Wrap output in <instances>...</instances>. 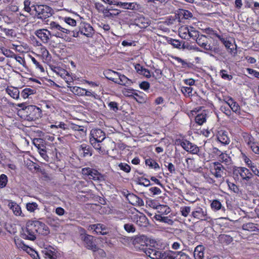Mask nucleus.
<instances>
[{"instance_id": "nucleus-13", "label": "nucleus", "mask_w": 259, "mask_h": 259, "mask_svg": "<svg viewBox=\"0 0 259 259\" xmlns=\"http://www.w3.org/2000/svg\"><path fill=\"white\" fill-rule=\"evenodd\" d=\"M110 80L118 84L126 86L130 85L132 83V81L131 79H128L125 75L121 74L119 73H118L117 78H110Z\"/></svg>"}, {"instance_id": "nucleus-14", "label": "nucleus", "mask_w": 259, "mask_h": 259, "mask_svg": "<svg viewBox=\"0 0 259 259\" xmlns=\"http://www.w3.org/2000/svg\"><path fill=\"white\" fill-rule=\"evenodd\" d=\"M192 215L194 218L201 220H206L208 218L206 209H203L200 207H197L196 209L192 212Z\"/></svg>"}, {"instance_id": "nucleus-31", "label": "nucleus", "mask_w": 259, "mask_h": 259, "mask_svg": "<svg viewBox=\"0 0 259 259\" xmlns=\"http://www.w3.org/2000/svg\"><path fill=\"white\" fill-rule=\"evenodd\" d=\"M7 92L10 95L11 97L14 99H18L19 97V91L17 88H13L12 89H7Z\"/></svg>"}, {"instance_id": "nucleus-35", "label": "nucleus", "mask_w": 259, "mask_h": 259, "mask_svg": "<svg viewBox=\"0 0 259 259\" xmlns=\"http://www.w3.org/2000/svg\"><path fill=\"white\" fill-rule=\"evenodd\" d=\"M195 121L197 123L202 125L206 121L205 114H199L195 117Z\"/></svg>"}, {"instance_id": "nucleus-57", "label": "nucleus", "mask_w": 259, "mask_h": 259, "mask_svg": "<svg viewBox=\"0 0 259 259\" xmlns=\"http://www.w3.org/2000/svg\"><path fill=\"white\" fill-rule=\"evenodd\" d=\"M149 191L153 195H159L161 193V190L156 187H151L149 189Z\"/></svg>"}, {"instance_id": "nucleus-12", "label": "nucleus", "mask_w": 259, "mask_h": 259, "mask_svg": "<svg viewBox=\"0 0 259 259\" xmlns=\"http://www.w3.org/2000/svg\"><path fill=\"white\" fill-rule=\"evenodd\" d=\"M218 42H214L212 45H211L210 43L209 42L208 39L204 41V43L200 47L206 51H209L211 53L218 54L220 52V50L219 47L217 46Z\"/></svg>"}, {"instance_id": "nucleus-58", "label": "nucleus", "mask_w": 259, "mask_h": 259, "mask_svg": "<svg viewBox=\"0 0 259 259\" xmlns=\"http://www.w3.org/2000/svg\"><path fill=\"white\" fill-rule=\"evenodd\" d=\"M108 106L110 109L113 110L114 111H116L118 110V104L115 102H110L108 104Z\"/></svg>"}, {"instance_id": "nucleus-27", "label": "nucleus", "mask_w": 259, "mask_h": 259, "mask_svg": "<svg viewBox=\"0 0 259 259\" xmlns=\"http://www.w3.org/2000/svg\"><path fill=\"white\" fill-rule=\"evenodd\" d=\"M8 206L10 208L13 210L16 215H20L21 214V208L16 203L13 202H10Z\"/></svg>"}, {"instance_id": "nucleus-40", "label": "nucleus", "mask_w": 259, "mask_h": 259, "mask_svg": "<svg viewBox=\"0 0 259 259\" xmlns=\"http://www.w3.org/2000/svg\"><path fill=\"white\" fill-rule=\"evenodd\" d=\"M7 56L12 58H14L18 62L23 66L25 64V60L21 57L16 55L14 53H12L10 56Z\"/></svg>"}, {"instance_id": "nucleus-11", "label": "nucleus", "mask_w": 259, "mask_h": 259, "mask_svg": "<svg viewBox=\"0 0 259 259\" xmlns=\"http://www.w3.org/2000/svg\"><path fill=\"white\" fill-rule=\"evenodd\" d=\"M79 31L88 37H91L94 33L93 28L88 23H83L79 26Z\"/></svg>"}, {"instance_id": "nucleus-7", "label": "nucleus", "mask_w": 259, "mask_h": 259, "mask_svg": "<svg viewBox=\"0 0 259 259\" xmlns=\"http://www.w3.org/2000/svg\"><path fill=\"white\" fill-rule=\"evenodd\" d=\"M94 237L92 235L85 234L81 237V239L84 242L85 246L94 252L98 250V247L93 241Z\"/></svg>"}, {"instance_id": "nucleus-46", "label": "nucleus", "mask_w": 259, "mask_h": 259, "mask_svg": "<svg viewBox=\"0 0 259 259\" xmlns=\"http://www.w3.org/2000/svg\"><path fill=\"white\" fill-rule=\"evenodd\" d=\"M120 169L123 171L128 173L131 171V167L129 165L125 163H120L118 164Z\"/></svg>"}, {"instance_id": "nucleus-24", "label": "nucleus", "mask_w": 259, "mask_h": 259, "mask_svg": "<svg viewBox=\"0 0 259 259\" xmlns=\"http://www.w3.org/2000/svg\"><path fill=\"white\" fill-rule=\"evenodd\" d=\"M178 15L179 18H181L182 19H189L193 17V14L191 12L184 9H179Z\"/></svg>"}, {"instance_id": "nucleus-64", "label": "nucleus", "mask_w": 259, "mask_h": 259, "mask_svg": "<svg viewBox=\"0 0 259 259\" xmlns=\"http://www.w3.org/2000/svg\"><path fill=\"white\" fill-rule=\"evenodd\" d=\"M251 149L255 154H259V144L255 143L251 146Z\"/></svg>"}, {"instance_id": "nucleus-10", "label": "nucleus", "mask_w": 259, "mask_h": 259, "mask_svg": "<svg viewBox=\"0 0 259 259\" xmlns=\"http://www.w3.org/2000/svg\"><path fill=\"white\" fill-rule=\"evenodd\" d=\"M90 140L102 142L105 138V133L101 129L92 130L91 132Z\"/></svg>"}, {"instance_id": "nucleus-20", "label": "nucleus", "mask_w": 259, "mask_h": 259, "mask_svg": "<svg viewBox=\"0 0 259 259\" xmlns=\"http://www.w3.org/2000/svg\"><path fill=\"white\" fill-rule=\"evenodd\" d=\"M158 214L155 215H165L169 213L171 210L170 208L166 205H158L156 206Z\"/></svg>"}, {"instance_id": "nucleus-5", "label": "nucleus", "mask_w": 259, "mask_h": 259, "mask_svg": "<svg viewBox=\"0 0 259 259\" xmlns=\"http://www.w3.org/2000/svg\"><path fill=\"white\" fill-rule=\"evenodd\" d=\"M32 224L31 221H29L26 224L25 229H22L21 235L23 238L32 241H34L36 239V230H35L34 226H33Z\"/></svg>"}, {"instance_id": "nucleus-8", "label": "nucleus", "mask_w": 259, "mask_h": 259, "mask_svg": "<svg viewBox=\"0 0 259 259\" xmlns=\"http://www.w3.org/2000/svg\"><path fill=\"white\" fill-rule=\"evenodd\" d=\"M233 174L238 176L239 175L242 179L248 181L252 177V175L249 169L245 167H238L233 170Z\"/></svg>"}, {"instance_id": "nucleus-44", "label": "nucleus", "mask_w": 259, "mask_h": 259, "mask_svg": "<svg viewBox=\"0 0 259 259\" xmlns=\"http://www.w3.org/2000/svg\"><path fill=\"white\" fill-rule=\"evenodd\" d=\"M211 207L215 210L220 209L222 207L221 203L218 200H214L211 203Z\"/></svg>"}, {"instance_id": "nucleus-53", "label": "nucleus", "mask_w": 259, "mask_h": 259, "mask_svg": "<svg viewBox=\"0 0 259 259\" xmlns=\"http://www.w3.org/2000/svg\"><path fill=\"white\" fill-rule=\"evenodd\" d=\"M192 88L183 87L181 89L182 92L185 95H188L189 96L192 95Z\"/></svg>"}, {"instance_id": "nucleus-60", "label": "nucleus", "mask_w": 259, "mask_h": 259, "mask_svg": "<svg viewBox=\"0 0 259 259\" xmlns=\"http://www.w3.org/2000/svg\"><path fill=\"white\" fill-rule=\"evenodd\" d=\"M15 243L18 247L21 248L24 250H26L28 248H29V247L24 244L23 242H19L18 241H16L15 240Z\"/></svg>"}, {"instance_id": "nucleus-38", "label": "nucleus", "mask_w": 259, "mask_h": 259, "mask_svg": "<svg viewBox=\"0 0 259 259\" xmlns=\"http://www.w3.org/2000/svg\"><path fill=\"white\" fill-rule=\"evenodd\" d=\"M208 38L206 35L200 34L199 36L198 37V38H197L195 41L198 45L201 47L203 44L204 43V41L206 42V40H207Z\"/></svg>"}, {"instance_id": "nucleus-32", "label": "nucleus", "mask_w": 259, "mask_h": 259, "mask_svg": "<svg viewBox=\"0 0 259 259\" xmlns=\"http://www.w3.org/2000/svg\"><path fill=\"white\" fill-rule=\"evenodd\" d=\"M30 221L33 224L32 225L34 226V228L35 230H36V233L40 234V232H41V227L44 226V223L36 220Z\"/></svg>"}, {"instance_id": "nucleus-39", "label": "nucleus", "mask_w": 259, "mask_h": 259, "mask_svg": "<svg viewBox=\"0 0 259 259\" xmlns=\"http://www.w3.org/2000/svg\"><path fill=\"white\" fill-rule=\"evenodd\" d=\"M118 74V72L109 70L106 72L105 76L107 78H108L109 80H110V77L111 78H117Z\"/></svg>"}, {"instance_id": "nucleus-61", "label": "nucleus", "mask_w": 259, "mask_h": 259, "mask_svg": "<svg viewBox=\"0 0 259 259\" xmlns=\"http://www.w3.org/2000/svg\"><path fill=\"white\" fill-rule=\"evenodd\" d=\"M31 60L33 63L38 67L41 72H44L45 69L44 67L39 63V62L34 58H31Z\"/></svg>"}, {"instance_id": "nucleus-54", "label": "nucleus", "mask_w": 259, "mask_h": 259, "mask_svg": "<svg viewBox=\"0 0 259 259\" xmlns=\"http://www.w3.org/2000/svg\"><path fill=\"white\" fill-rule=\"evenodd\" d=\"M90 143L94 147V148L98 151H100L101 150V146L100 145V143L102 142L99 141H94L93 140H90Z\"/></svg>"}, {"instance_id": "nucleus-16", "label": "nucleus", "mask_w": 259, "mask_h": 259, "mask_svg": "<svg viewBox=\"0 0 259 259\" xmlns=\"http://www.w3.org/2000/svg\"><path fill=\"white\" fill-rule=\"evenodd\" d=\"M213 164L214 170H215L213 174L216 178L222 177L225 170L224 167L218 162H214L213 163Z\"/></svg>"}, {"instance_id": "nucleus-45", "label": "nucleus", "mask_w": 259, "mask_h": 259, "mask_svg": "<svg viewBox=\"0 0 259 259\" xmlns=\"http://www.w3.org/2000/svg\"><path fill=\"white\" fill-rule=\"evenodd\" d=\"M44 257L46 259H57V256L54 252L51 250L46 251L44 253Z\"/></svg>"}, {"instance_id": "nucleus-49", "label": "nucleus", "mask_w": 259, "mask_h": 259, "mask_svg": "<svg viewBox=\"0 0 259 259\" xmlns=\"http://www.w3.org/2000/svg\"><path fill=\"white\" fill-rule=\"evenodd\" d=\"M191 211L190 206H184L181 208V212L183 216L186 217L188 215Z\"/></svg>"}, {"instance_id": "nucleus-9", "label": "nucleus", "mask_w": 259, "mask_h": 259, "mask_svg": "<svg viewBox=\"0 0 259 259\" xmlns=\"http://www.w3.org/2000/svg\"><path fill=\"white\" fill-rule=\"evenodd\" d=\"M82 174L89 176L90 179L95 181L100 180L102 177L101 175L96 170L90 167L83 168L82 169Z\"/></svg>"}, {"instance_id": "nucleus-30", "label": "nucleus", "mask_w": 259, "mask_h": 259, "mask_svg": "<svg viewBox=\"0 0 259 259\" xmlns=\"http://www.w3.org/2000/svg\"><path fill=\"white\" fill-rule=\"evenodd\" d=\"M243 139L245 142L247 144L248 146L251 148V146L255 143L253 142V138L249 134L247 133H244L243 136Z\"/></svg>"}, {"instance_id": "nucleus-50", "label": "nucleus", "mask_w": 259, "mask_h": 259, "mask_svg": "<svg viewBox=\"0 0 259 259\" xmlns=\"http://www.w3.org/2000/svg\"><path fill=\"white\" fill-rule=\"evenodd\" d=\"M220 239L222 241L226 242L227 244H229L233 240L232 238L229 235L222 234L220 236Z\"/></svg>"}, {"instance_id": "nucleus-18", "label": "nucleus", "mask_w": 259, "mask_h": 259, "mask_svg": "<svg viewBox=\"0 0 259 259\" xmlns=\"http://www.w3.org/2000/svg\"><path fill=\"white\" fill-rule=\"evenodd\" d=\"M204 247L202 245L197 246L194 251V257L195 259H204Z\"/></svg>"}, {"instance_id": "nucleus-6", "label": "nucleus", "mask_w": 259, "mask_h": 259, "mask_svg": "<svg viewBox=\"0 0 259 259\" xmlns=\"http://www.w3.org/2000/svg\"><path fill=\"white\" fill-rule=\"evenodd\" d=\"M180 145L186 151L192 154H197L199 152V149L197 145L187 140L181 141Z\"/></svg>"}, {"instance_id": "nucleus-33", "label": "nucleus", "mask_w": 259, "mask_h": 259, "mask_svg": "<svg viewBox=\"0 0 259 259\" xmlns=\"http://www.w3.org/2000/svg\"><path fill=\"white\" fill-rule=\"evenodd\" d=\"M147 240V237L145 235H140L139 236H136L134 239V243L135 244H141L143 245V243H145L146 240Z\"/></svg>"}, {"instance_id": "nucleus-19", "label": "nucleus", "mask_w": 259, "mask_h": 259, "mask_svg": "<svg viewBox=\"0 0 259 259\" xmlns=\"http://www.w3.org/2000/svg\"><path fill=\"white\" fill-rule=\"evenodd\" d=\"M218 140L221 143L224 145H228L230 143V139L228 137L227 134V132L225 131H220L218 133Z\"/></svg>"}, {"instance_id": "nucleus-48", "label": "nucleus", "mask_w": 259, "mask_h": 259, "mask_svg": "<svg viewBox=\"0 0 259 259\" xmlns=\"http://www.w3.org/2000/svg\"><path fill=\"white\" fill-rule=\"evenodd\" d=\"M220 75L222 78L228 80H231L233 78V76L227 73V71L225 70H221L220 71Z\"/></svg>"}, {"instance_id": "nucleus-56", "label": "nucleus", "mask_w": 259, "mask_h": 259, "mask_svg": "<svg viewBox=\"0 0 259 259\" xmlns=\"http://www.w3.org/2000/svg\"><path fill=\"white\" fill-rule=\"evenodd\" d=\"M72 129L75 131L81 132L83 135L85 134L86 130L82 126H79L78 125H74L72 126Z\"/></svg>"}, {"instance_id": "nucleus-62", "label": "nucleus", "mask_w": 259, "mask_h": 259, "mask_svg": "<svg viewBox=\"0 0 259 259\" xmlns=\"http://www.w3.org/2000/svg\"><path fill=\"white\" fill-rule=\"evenodd\" d=\"M167 165H165L167 167L169 172L171 174L175 173L176 170L174 165L172 163L167 162Z\"/></svg>"}, {"instance_id": "nucleus-2", "label": "nucleus", "mask_w": 259, "mask_h": 259, "mask_svg": "<svg viewBox=\"0 0 259 259\" xmlns=\"http://www.w3.org/2000/svg\"><path fill=\"white\" fill-rule=\"evenodd\" d=\"M148 253L149 256L153 259H177L178 257V251L171 250L160 251L150 249Z\"/></svg>"}, {"instance_id": "nucleus-63", "label": "nucleus", "mask_w": 259, "mask_h": 259, "mask_svg": "<svg viewBox=\"0 0 259 259\" xmlns=\"http://www.w3.org/2000/svg\"><path fill=\"white\" fill-rule=\"evenodd\" d=\"M179 257L177 258V259H191V258L187 255L186 253L183 252L182 251H178Z\"/></svg>"}, {"instance_id": "nucleus-34", "label": "nucleus", "mask_w": 259, "mask_h": 259, "mask_svg": "<svg viewBox=\"0 0 259 259\" xmlns=\"http://www.w3.org/2000/svg\"><path fill=\"white\" fill-rule=\"evenodd\" d=\"M70 88V91L74 94L78 96H83L84 89L78 87H72Z\"/></svg>"}, {"instance_id": "nucleus-15", "label": "nucleus", "mask_w": 259, "mask_h": 259, "mask_svg": "<svg viewBox=\"0 0 259 259\" xmlns=\"http://www.w3.org/2000/svg\"><path fill=\"white\" fill-rule=\"evenodd\" d=\"M35 34L44 43H47L48 42L49 40V36L51 35L50 30L45 29L36 30Z\"/></svg>"}, {"instance_id": "nucleus-43", "label": "nucleus", "mask_w": 259, "mask_h": 259, "mask_svg": "<svg viewBox=\"0 0 259 259\" xmlns=\"http://www.w3.org/2000/svg\"><path fill=\"white\" fill-rule=\"evenodd\" d=\"M8 182V178L5 174H2L0 176V188H4Z\"/></svg>"}, {"instance_id": "nucleus-41", "label": "nucleus", "mask_w": 259, "mask_h": 259, "mask_svg": "<svg viewBox=\"0 0 259 259\" xmlns=\"http://www.w3.org/2000/svg\"><path fill=\"white\" fill-rule=\"evenodd\" d=\"M124 229L128 233H134L136 231V228L134 225L131 223L124 224Z\"/></svg>"}, {"instance_id": "nucleus-51", "label": "nucleus", "mask_w": 259, "mask_h": 259, "mask_svg": "<svg viewBox=\"0 0 259 259\" xmlns=\"http://www.w3.org/2000/svg\"><path fill=\"white\" fill-rule=\"evenodd\" d=\"M137 4L135 3H123V7L124 9L134 10L136 9Z\"/></svg>"}, {"instance_id": "nucleus-4", "label": "nucleus", "mask_w": 259, "mask_h": 259, "mask_svg": "<svg viewBox=\"0 0 259 259\" xmlns=\"http://www.w3.org/2000/svg\"><path fill=\"white\" fill-rule=\"evenodd\" d=\"M34 10L35 11V16L37 19L45 20L51 17L53 14L52 9L47 5L33 6Z\"/></svg>"}, {"instance_id": "nucleus-21", "label": "nucleus", "mask_w": 259, "mask_h": 259, "mask_svg": "<svg viewBox=\"0 0 259 259\" xmlns=\"http://www.w3.org/2000/svg\"><path fill=\"white\" fill-rule=\"evenodd\" d=\"M136 224L140 227H147L148 225V220L144 214L137 215L136 218Z\"/></svg>"}, {"instance_id": "nucleus-59", "label": "nucleus", "mask_w": 259, "mask_h": 259, "mask_svg": "<svg viewBox=\"0 0 259 259\" xmlns=\"http://www.w3.org/2000/svg\"><path fill=\"white\" fill-rule=\"evenodd\" d=\"M140 88L144 90H147L150 88V84L147 81H143L139 85Z\"/></svg>"}, {"instance_id": "nucleus-37", "label": "nucleus", "mask_w": 259, "mask_h": 259, "mask_svg": "<svg viewBox=\"0 0 259 259\" xmlns=\"http://www.w3.org/2000/svg\"><path fill=\"white\" fill-rule=\"evenodd\" d=\"M34 93V90L29 88H25L22 91L21 93V96L23 97V98L26 99L28 98L29 95H32Z\"/></svg>"}, {"instance_id": "nucleus-3", "label": "nucleus", "mask_w": 259, "mask_h": 259, "mask_svg": "<svg viewBox=\"0 0 259 259\" xmlns=\"http://www.w3.org/2000/svg\"><path fill=\"white\" fill-rule=\"evenodd\" d=\"M48 28L50 29L52 35L64 38L66 34H70L71 30L59 25L58 23L51 21L49 24Z\"/></svg>"}, {"instance_id": "nucleus-26", "label": "nucleus", "mask_w": 259, "mask_h": 259, "mask_svg": "<svg viewBox=\"0 0 259 259\" xmlns=\"http://www.w3.org/2000/svg\"><path fill=\"white\" fill-rule=\"evenodd\" d=\"M120 12L119 10H114V12H109L108 10H104L103 11V14L104 17L110 19H112L118 16Z\"/></svg>"}, {"instance_id": "nucleus-25", "label": "nucleus", "mask_w": 259, "mask_h": 259, "mask_svg": "<svg viewBox=\"0 0 259 259\" xmlns=\"http://www.w3.org/2000/svg\"><path fill=\"white\" fill-rule=\"evenodd\" d=\"M91 229L94 230L97 234L101 235H106L108 234L107 232H102L100 229H105V226L101 224H94L90 226Z\"/></svg>"}, {"instance_id": "nucleus-55", "label": "nucleus", "mask_w": 259, "mask_h": 259, "mask_svg": "<svg viewBox=\"0 0 259 259\" xmlns=\"http://www.w3.org/2000/svg\"><path fill=\"white\" fill-rule=\"evenodd\" d=\"M64 21L67 24L72 26H75L76 24V21L70 17H65L64 18Z\"/></svg>"}, {"instance_id": "nucleus-29", "label": "nucleus", "mask_w": 259, "mask_h": 259, "mask_svg": "<svg viewBox=\"0 0 259 259\" xmlns=\"http://www.w3.org/2000/svg\"><path fill=\"white\" fill-rule=\"evenodd\" d=\"M189 32L188 27L183 26L179 29V35L183 39H188L187 33Z\"/></svg>"}, {"instance_id": "nucleus-17", "label": "nucleus", "mask_w": 259, "mask_h": 259, "mask_svg": "<svg viewBox=\"0 0 259 259\" xmlns=\"http://www.w3.org/2000/svg\"><path fill=\"white\" fill-rule=\"evenodd\" d=\"M78 149L79 151H82L83 157L91 156L93 154L92 148L86 144H82L80 145Z\"/></svg>"}, {"instance_id": "nucleus-52", "label": "nucleus", "mask_w": 259, "mask_h": 259, "mask_svg": "<svg viewBox=\"0 0 259 259\" xmlns=\"http://www.w3.org/2000/svg\"><path fill=\"white\" fill-rule=\"evenodd\" d=\"M37 206L35 202L28 203L26 204V208L28 211L33 212L37 208Z\"/></svg>"}, {"instance_id": "nucleus-36", "label": "nucleus", "mask_w": 259, "mask_h": 259, "mask_svg": "<svg viewBox=\"0 0 259 259\" xmlns=\"http://www.w3.org/2000/svg\"><path fill=\"white\" fill-rule=\"evenodd\" d=\"M167 42L169 44H170L171 45H172L175 48H177V49L181 48V42L177 39H174L170 38L167 40Z\"/></svg>"}, {"instance_id": "nucleus-23", "label": "nucleus", "mask_w": 259, "mask_h": 259, "mask_svg": "<svg viewBox=\"0 0 259 259\" xmlns=\"http://www.w3.org/2000/svg\"><path fill=\"white\" fill-rule=\"evenodd\" d=\"M227 104L232 111L236 113H240V108L238 104L235 102L232 98L228 100Z\"/></svg>"}, {"instance_id": "nucleus-1", "label": "nucleus", "mask_w": 259, "mask_h": 259, "mask_svg": "<svg viewBox=\"0 0 259 259\" xmlns=\"http://www.w3.org/2000/svg\"><path fill=\"white\" fill-rule=\"evenodd\" d=\"M19 115L28 121H35L41 116V110L34 105H28L18 111Z\"/></svg>"}, {"instance_id": "nucleus-47", "label": "nucleus", "mask_w": 259, "mask_h": 259, "mask_svg": "<svg viewBox=\"0 0 259 259\" xmlns=\"http://www.w3.org/2000/svg\"><path fill=\"white\" fill-rule=\"evenodd\" d=\"M229 189L235 193H238L239 189L237 186L233 183L227 181Z\"/></svg>"}, {"instance_id": "nucleus-22", "label": "nucleus", "mask_w": 259, "mask_h": 259, "mask_svg": "<svg viewBox=\"0 0 259 259\" xmlns=\"http://www.w3.org/2000/svg\"><path fill=\"white\" fill-rule=\"evenodd\" d=\"M154 218L160 222L165 223L169 225H172L174 221L169 217L161 215H155Z\"/></svg>"}, {"instance_id": "nucleus-42", "label": "nucleus", "mask_w": 259, "mask_h": 259, "mask_svg": "<svg viewBox=\"0 0 259 259\" xmlns=\"http://www.w3.org/2000/svg\"><path fill=\"white\" fill-rule=\"evenodd\" d=\"M200 34L199 32L195 30L193 27H190V37L191 38L196 40Z\"/></svg>"}, {"instance_id": "nucleus-28", "label": "nucleus", "mask_w": 259, "mask_h": 259, "mask_svg": "<svg viewBox=\"0 0 259 259\" xmlns=\"http://www.w3.org/2000/svg\"><path fill=\"white\" fill-rule=\"evenodd\" d=\"M256 224H254L253 223H247L243 224L242 226V228L243 230L245 231L250 232L255 231L257 230V228L256 226Z\"/></svg>"}]
</instances>
